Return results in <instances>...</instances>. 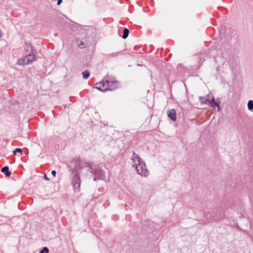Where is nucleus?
Listing matches in <instances>:
<instances>
[{
    "instance_id": "f257e3e1",
    "label": "nucleus",
    "mask_w": 253,
    "mask_h": 253,
    "mask_svg": "<svg viewBox=\"0 0 253 253\" xmlns=\"http://www.w3.org/2000/svg\"><path fill=\"white\" fill-rule=\"evenodd\" d=\"M72 163L75 165V169L76 170H79L84 167H89L91 169L90 172L95 175L96 177L93 179L94 181L96 180L97 178L103 179L105 177L102 170L98 168H93V166L85 163L84 162L83 159H74L72 161Z\"/></svg>"
},
{
    "instance_id": "9b49d317",
    "label": "nucleus",
    "mask_w": 253,
    "mask_h": 253,
    "mask_svg": "<svg viewBox=\"0 0 253 253\" xmlns=\"http://www.w3.org/2000/svg\"><path fill=\"white\" fill-rule=\"evenodd\" d=\"M248 107L249 110H253V101L250 100L248 103Z\"/></svg>"
},
{
    "instance_id": "f8f14e48",
    "label": "nucleus",
    "mask_w": 253,
    "mask_h": 253,
    "mask_svg": "<svg viewBox=\"0 0 253 253\" xmlns=\"http://www.w3.org/2000/svg\"><path fill=\"white\" fill-rule=\"evenodd\" d=\"M17 153H22V150L21 148H16L13 151V153L14 155L16 156L17 154Z\"/></svg>"
},
{
    "instance_id": "f3484780",
    "label": "nucleus",
    "mask_w": 253,
    "mask_h": 253,
    "mask_svg": "<svg viewBox=\"0 0 253 253\" xmlns=\"http://www.w3.org/2000/svg\"><path fill=\"white\" fill-rule=\"evenodd\" d=\"M82 45H84V43L80 44V47H81V48H82V47H83V46H82Z\"/></svg>"
},
{
    "instance_id": "2eb2a0df",
    "label": "nucleus",
    "mask_w": 253,
    "mask_h": 253,
    "mask_svg": "<svg viewBox=\"0 0 253 253\" xmlns=\"http://www.w3.org/2000/svg\"><path fill=\"white\" fill-rule=\"evenodd\" d=\"M44 179H46V180H49V179H48V178L47 177V176H46V174H45V175H44Z\"/></svg>"
},
{
    "instance_id": "423d86ee",
    "label": "nucleus",
    "mask_w": 253,
    "mask_h": 253,
    "mask_svg": "<svg viewBox=\"0 0 253 253\" xmlns=\"http://www.w3.org/2000/svg\"><path fill=\"white\" fill-rule=\"evenodd\" d=\"M72 185L75 191L79 192L80 188V178L79 175H76L72 182Z\"/></svg>"
},
{
    "instance_id": "9d476101",
    "label": "nucleus",
    "mask_w": 253,
    "mask_h": 253,
    "mask_svg": "<svg viewBox=\"0 0 253 253\" xmlns=\"http://www.w3.org/2000/svg\"><path fill=\"white\" fill-rule=\"evenodd\" d=\"M82 74H83V78L84 79H87L89 77V75H90L88 71H87L83 72L82 73Z\"/></svg>"
},
{
    "instance_id": "0eeeda50",
    "label": "nucleus",
    "mask_w": 253,
    "mask_h": 253,
    "mask_svg": "<svg viewBox=\"0 0 253 253\" xmlns=\"http://www.w3.org/2000/svg\"><path fill=\"white\" fill-rule=\"evenodd\" d=\"M168 117L173 122L176 120V111L175 109H172L167 111Z\"/></svg>"
},
{
    "instance_id": "4468645a",
    "label": "nucleus",
    "mask_w": 253,
    "mask_h": 253,
    "mask_svg": "<svg viewBox=\"0 0 253 253\" xmlns=\"http://www.w3.org/2000/svg\"><path fill=\"white\" fill-rule=\"evenodd\" d=\"M51 174H52V175L54 177H55V176H56V171H55V170H52V171H51Z\"/></svg>"
},
{
    "instance_id": "f03ea898",
    "label": "nucleus",
    "mask_w": 253,
    "mask_h": 253,
    "mask_svg": "<svg viewBox=\"0 0 253 253\" xmlns=\"http://www.w3.org/2000/svg\"><path fill=\"white\" fill-rule=\"evenodd\" d=\"M118 87V83L116 81H109L106 80L96 84L94 88L101 91L113 90Z\"/></svg>"
},
{
    "instance_id": "1a4fd4ad",
    "label": "nucleus",
    "mask_w": 253,
    "mask_h": 253,
    "mask_svg": "<svg viewBox=\"0 0 253 253\" xmlns=\"http://www.w3.org/2000/svg\"><path fill=\"white\" fill-rule=\"evenodd\" d=\"M128 34H129V30L127 28L125 29L124 30L123 38L124 39H126L128 37Z\"/></svg>"
},
{
    "instance_id": "7ed1b4c3",
    "label": "nucleus",
    "mask_w": 253,
    "mask_h": 253,
    "mask_svg": "<svg viewBox=\"0 0 253 253\" xmlns=\"http://www.w3.org/2000/svg\"><path fill=\"white\" fill-rule=\"evenodd\" d=\"M132 166L135 168L138 174L146 176L148 174V171L146 169L145 163L142 159H132Z\"/></svg>"
},
{
    "instance_id": "a211bd4d",
    "label": "nucleus",
    "mask_w": 253,
    "mask_h": 253,
    "mask_svg": "<svg viewBox=\"0 0 253 253\" xmlns=\"http://www.w3.org/2000/svg\"><path fill=\"white\" fill-rule=\"evenodd\" d=\"M82 45H84V43L80 44V47H81V48H82V47H83V46H82Z\"/></svg>"
},
{
    "instance_id": "ddd939ff",
    "label": "nucleus",
    "mask_w": 253,
    "mask_h": 253,
    "mask_svg": "<svg viewBox=\"0 0 253 253\" xmlns=\"http://www.w3.org/2000/svg\"><path fill=\"white\" fill-rule=\"evenodd\" d=\"M49 252L48 249L46 247H44L43 250L40 251V253H48Z\"/></svg>"
},
{
    "instance_id": "39448f33",
    "label": "nucleus",
    "mask_w": 253,
    "mask_h": 253,
    "mask_svg": "<svg viewBox=\"0 0 253 253\" xmlns=\"http://www.w3.org/2000/svg\"><path fill=\"white\" fill-rule=\"evenodd\" d=\"M200 99L202 103L208 104L211 107H214L215 106H217L218 109H219V105L217 102L215 101L214 98L212 95H208L207 96L206 98L200 97Z\"/></svg>"
},
{
    "instance_id": "dca6fc26",
    "label": "nucleus",
    "mask_w": 253,
    "mask_h": 253,
    "mask_svg": "<svg viewBox=\"0 0 253 253\" xmlns=\"http://www.w3.org/2000/svg\"><path fill=\"white\" fill-rule=\"evenodd\" d=\"M82 45H84V43L80 44V47H81V48H82V47H83V46H82Z\"/></svg>"
},
{
    "instance_id": "20e7f679",
    "label": "nucleus",
    "mask_w": 253,
    "mask_h": 253,
    "mask_svg": "<svg viewBox=\"0 0 253 253\" xmlns=\"http://www.w3.org/2000/svg\"><path fill=\"white\" fill-rule=\"evenodd\" d=\"M36 60V57L33 54H29L23 58L17 60V64L19 65H25L31 64Z\"/></svg>"
},
{
    "instance_id": "6e6552de",
    "label": "nucleus",
    "mask_w": 253,
    "mask_h": 253,
    "mask_svg": "<svg viewBox=\"0 0 253 253\" xmlns=\"http://www.w3.org/2000/svg\"><path fill=\"white\" fill-rule=\"evenodd\" d=\"M1 171L5 173L6 177H9L11 175V172L9 171V168L7 166L3 167Z\"/></svg>"
}]
</instances>
